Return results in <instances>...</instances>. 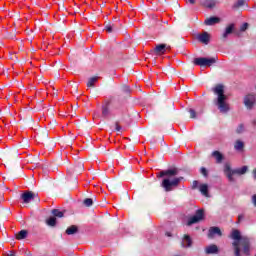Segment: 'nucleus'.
<instances>
[{
  "label": "nucleus",
  "mask_w": 256,
  "mask_h": 256,
  "mask_svg": "<svg viewBox=\"0 0 256 256\" xmlns=\"http://www.w3.org/2000/svg\"><path fill=\"white\" fill-rule=\"evenodd\" d=\"M230 237L234 240L232 246L235 256H241V251L246 256L251 255V241L247 237L241 236L239 230H232Z\"/></svg>",
  "instance_id": "obj_1"
},
{
  "label": "nucleus",
  "mask_w": 256,
  "mask_h": 256,
  "mask_svg": "<svg viewBox=\"0 0 256 256\" xmlns=\"http://www.w3.org/2000/svg\"><path fill=\"white\" fill-rule=\"evenodd\" d=\"M177 175H179V170L177 168L163 170L159 174H157V177L159 178L167 177L163 179L161 184V187H163L166 192L171 191L173 187H179V183L183 181V177H175Z\"/></svg>",
  "instance_id": "obj_2"
},
{
  "label": "nucleus",
  "mask_w": 256,
  "mask_h": 256,
  "mask_svg": "<svg viewBox=\"0 0 256 256\" xmlns=\"http://www.w3.org/2000/svg\"><path fill=\"white\" fill-rule=\"evenodd\" d=\"M213 93L217 95L216 105L220 113H227L229 111V103H227V95H225V87L221 84L212 89Z\"/></svg>",
  "instance_id": "obj_3"
},
{
  "label": "nucleus",
  "mask_w": 256,
  "mask_h": 256,
  "mask_svg": "<svg viewBox=\"0 0 256 256\" xmlns=\"http://www.w3.org/2000/svg\"><path fill=\"white\" fill-rule=\"evenodd\" d=\"M247 169H248L247 166H243L241 168L232 170L231 165L229 164L224 165V173L228 181H230V183H233V181H235V178H233V175H245L247 173Z\"/></svg>",
  "instance_id": "obj_4"
},
{
  "label": "nucleus",
  "mask_w": 256,
  "mask_h": 256,
  "mask_svg": "<svg viewBox=\"0 0 256 256\" xmlns=\"http://www.w3.org/2000/svg\"><path fill=\"white\" fill-rule=\"evenodd\" d=\"M214 63H217V58H195L194 65H198L199 67H211Z\"/></svg>",
  "instance_id": "obj_5"
},
{
  "label": "nucleus",
  "mask_w": 256,
  "mask_h": 256,
  "mask_svg": "<svg viewBox=\"0 0 256 256\" xmlns=\"http://www.w3.org/2000/svg\"><path fill=\"white\" fill-rule=\"evenodd\" d=\"M205 213L203 210L196 211V214L188 219L187 225L191 227V225H195V223H199V221H203V217Z\"/></svg>",
  "instance_id": "obj_6"
},
{
  "label": "nucleus",
  "mask_w": 256,
  "mask_h": 256,
  "mask_svg": "<svg viewBox=\"0 0 256 256\" xmlns=\"http://www.w3.org/2000/svg\"><path fill=\"white\" fill-rule=\"evenodd\" d=\"M35 197H37V194L33 193L32 191H25L21 195V199L23 203H31L32 201H35Z\"/></svg>",
  "instance_id": "obj_7"
},
{
  "label": "nucleus",
  "mask_w": 256,
  "mask_h": 256,
  "mask_svg": "<svg viewBox=\"0 0 256 256\" xmlns=\"http://www.w3.org/2000/svg\"><path fill=\"white\" fill-rule=\"evenodd\" d=\"M171 46L167 44H159L154 48L155 55H165L166 51H169Z\"/></svg>",
  "instance_id": "obj_8"
},
{
  "label": "nucleus",
  "mask_w": 256,
  "mask_h": 256,
  "mask_svg": "<svg viewBox=\"0 0 256 256\" xmlns=\"http://www.w3.org/2000/svg\"><path fill=\"white\" fill-rule=\"evenodd\" d=\"M255 101H256L255 95L248 94L244 98V105H246V107L248 109H251L253 107V105H255Z\"/></svg>",
  "instance_id": "obj_9"
},
{
  "label": "nucleus",
  "mask_w": 256,
  "mask_h": 256,
  "mask_svg": "<svg viewBox=\"0 0 256 256\" xmlns=\"http://www.w3.org/2000/svg\"><path fill=\"white\" fill-rule=\"evenodd\" d=\"M198 41L203 43L204 45H209V41H211V36L207 32H203L202 34H198L197 36Z\"/></svg>",
  "instance_id": "obj_10"
},
{
  "label": "nucleus",
  "mask_w": 256,
  "mask_h": 256,
  "mask_svg": "<svg viewBox=\"0 0 256 256\" xmlns=\"http://www.w3.org/2000/svg\"><path fill=\"white\" fill-rule=\"evenodd\" d=\"M205 25L211 26V25H217V23H221V18L212 16L210 18H207L204 21Z\"/></svg>",
  "instance_id": "obj_11"
},
{
  "label": "nucleus",
  "mask_w": 256,
  "mask_h": 256,
  "mask_svg": "<svg viewBox=\"0 0 256 256\" xmlns=\"http://www.w3.org/2000/svg\"><path fill=\"white\" fill-rule=\"evenodd\" d=\"M215 235H219V237H221L222 233H221V229H219V227H211L209 229L208 237L213 238V237H215Z\"/></svg>",
  "instance_id": "obj_12"
},
{
  "label": "nucleus",
  "mask_w": 256,
  "mask_h": 256,
  "mask_svg": "<svg viewBox=\"0 0 256 256\" xmlns=\"http://www.w3.org/2000/svg\"><path fill=\"white\" fill-rule=\"evenodd\" d=\"M193 245V240H191L190 235H184L182 239V247H191Z\"/></svg>",
  "instance_id": "obj_13"
},
{
  "label": "nucleus",
  "mask_w": 256,
  "mask_h": 256,
  "mask_svg": "<svg viewBox=\"0 0 256 256\" xmlns=\"http://www.w3.org/2000/svg\"><path fill=\"white\" fill-rule=\"evenodd\" d=\"M205 251H206L207 255H213L215 253H219V248L217 247V245L212 244V245L206 247Z\"/></svg>",
  "instance_id": "obj_14"
},
{
  "label": "nucleus",
  "mask_w": 256,
  "mask_h": 256,
  "mask_svg": "<svg viewBox=\"0 0 256 256\" xmlns=\"http://www.w3.org/2000/svg\"><path fill=\"white\" fill-rule=\"evenodd\" d=\"M235 29V24H230L226 27L225 32L223 33L222 37L223 39H227L231 33H233V30Z\"/></svg>",
  "instance_id": "obj_15"
},
{
  "label": "nucleus",
  "mask_w": 256,
  "mask_h": 256,
  "mask_svg": "<svg viewBox=\"0 0 256 256\" xmlns=\"http://www.w3.org/2000/svg\"><path fill=\"white\" fill-rule=\"evenodd\" d=\"M212 157H214L215 158V160H216V163H223V159H225V156H223L222 154H221V152H219V151H214V152H212Z\"/></svg>",
  "instance_id": "obj_16"
},
{
  "label": "nucleus",
  "mask_w": 256,
  "mask_h": 256,
  "mask_svg": "<svg viewBox=\"0 0 256 256\" xmlns=\"http://www.w3.org/2000/svg\"><path fill=\"white\" fill-rule=\"evenodd\" d=\"M201 4L208 9L215 7V0H202Z\"/></svg>",
  "instance_id": "obj_17"
},
{
  "label": "nucleus",
  "mask_w": 256,
  "mask_h": 256,
  "mask_svg": "<svg viewBox=\"0 0 256 256\" xmlns=\"http://www.w3.org/2000/svg\"><path fill=\"white\" fill-rule=\"evenodd\" d=\"M200 192L204 197H209V186H207V184H202L200 186Z\"/></svg>",
  "instance_id": "obj_18"
},
{
  "label": "nucleus",
  "mask_w": 256,
  "mask_h": 256,
  "mask_svg": "<svg viewBox=\"0 0 256 256\" xmlns=\"http://www.w3.org/2000/svg\"><path fill=\"white\" fill-rule=\"evenodd\" d=\"M245 147V144L241 140H237L234 145V149L236 151H243V148Z\"/></svg>",
  "instance_id": "obj_19"
},
{
  "label": "nucleus",
  "mask_w": 256,
  "mask_h": 256,
  "mask_svg": "<svg viewBox=\"0 0 256 256\" xmlns=\"http://www.w3.org/2000/svg\"><path fill=\"white\" fill-rule=\"evenodd\" d=\"M109 115H111V110H109V103H108L102 107V116L109 117Z\"/></svg>",
  "instance_id": "obj_20"
},
{
  "label": "nucleus",
  "mask_w": 256,
  "mask_h": 256,
  "mask_svg": "<svg viewBox=\"0 0 256 256\" xmlns=\"http://www.w3.org/2000/svg\"><path fill=\"white\" fill-rule=\"evenodd\" d=\"M77 231H79L78 228H77V226L72 225V226H70L69 228H67L66 234H67V235H75V233H77Z\"/></svg>",
  "instance_id": "obj_21"
},
{
  "label": "nucleus",
  "mask_w": 256,
  "mask_h": 256,
  "mask_svg": "<svg viewBox=\"0 0 256 256\" xmlns=\"http://www.w3.org/2000/svg\"><path fill=\"white\" fill-rule=\"evenodd\" d=\"M47 225H49L50 227H55V225H57V218L55 217H50L47 221H46Z\"/></svg>",
  "instance_id": "obj_22"
},
{
  "label": "nucleus",
  "mask_w": 256,
  "mask_h": 256,
  "mask_svg": "<svg viewBox=\"0 0 256 256\" xmlns=\"http://www.w3.org/2000/svg\"><path fill=\"white\" fill-rule=\"evenodd\" d=\"M27 237V230H21L17 235L16 239L21 241V239H25Z\"/></svg>",
  "instance_id": "obj_23"
},
{
  "label": "nucleus",
  "mask_w": 256,
  "mask_h": 256,
  "mask_svg": "<svg viewBox=\"0 0 256 256\" xmlns=\"http://www.w3.org/2000/svg\"><path fill=\"white\" fill-rule=\"evenodd\" d=\"M99 81V77H92L88 80L87 87H94L95 83Z\"/></svg>",
  "instance_id": "obj_24"
},
{
  "label": "nucleus",
  "mask_w": 256,
  "mask_h": 256,
  "mask_svg": "<svg viewBox=\"0 0 256 256\" xmlns=\"http://www.w3.org/2000/svg\"><path fill=\"white\" fill-rule=\"evenodd\" d=\"M243 5H245V0H238L233 4L232 8L239 9V7H243Z\"/></svg>",
  "instance_id": "obj_25"
},
{
  "label": "nucleus",
  "mask_w": 256,
  "mask_h": 256,
  "mask_svg": "<svg viewBox=\"0 0 256 256\" xmlns=\"http://www.w3.org/2000/svg\"><path fill=\"white\" fill-rule=\"evenodd\" d=\"M52 215H54V217H63L64 213L63 211L59 210V209H53L52 210Z\"/></svg>",
  "instance_id": "obj_26"
},
{
  "label": "nucleus",
  "mask_w": 256,
  "mask_h": 256,
  "mask_svg": "<svg viewBox=\"0 0 256 256\" xmlns=\"http://www.w3.org/2000/svg\"><path fill=\"white\" fill-rule=\"evenodd\" d=\"M84 205H85V207H91V205H93V199H91V198H86V199L84 200Z\"/></svg>",
  "instance_id": "obj_27"
},
{
  "label": "nucleus",
  "mask_w": 256,
  "mask_h": 256,
  "mask_svg": "<svg viewBox=\"0 0 256 256\" xmlns=\"http://www.w3.org/2000/svg\"><path fill=\"white\" fill-rule=\"evenodd\" d=\"M105 31H107V33H113V24L111 23L106 24Z\"/></svg>",
  "instance_id": "obj_28"
},
{
  "label": "nucleus",
  "mask_w": 256,
  "mask_h": 256,
  "mask_svg": "<svg viewBox=\"0 0 256 256\" xmlns=\"http://www.w3.org/2000/svg\"><path fill=\"white\" fill-rule=\"evenodd\" d=\"M243 131H245V126L240 124L236 129V133H243Z\"/></svg>",
  "instance_id": "obj_29"
},
{
  "label": "nucleus",
  "mask_w": 256,
  "mask_h": 256,
  "mask_svg": "<svg viewBox=\"0 0 256 256\" xmlns=\"http://www.w3.org/2000/svg\"><path fill=\"white\" fill-rule=\"evenodd\" d=\"M189 113L191 119H195V117H197V113L193 110V108H190Z\"/></svg>",
  "instance_id": "obj_30"
},
{
  "label": "nucleus",
  "mask_w": 256,
  "mask_h": 256,
  "mask_svg": "<svg viewBox=\"0 0 256 256\" xmlns=\"http://www.w3.org/2000/svg\"><path fill=\"white\" fill-rule=\"evenodd\" d=\"M249 27V23H244L241 28L240 31H247V28Z\"/></svg>",
  "instance_id": "obj_31"
},
{
  "label": "nucleus",
  "mask_w": 256,
  "mask_h": 256,
  "mask_svg": "<svg viewBox=\"0 0 256 256\" xmlns=\"http://www.w3.org/2000/svg\"><path fill=\"white\" fill-rule=\"evenodd\" d=\"M121 125H119V122H116V124H115V130L116 131H121Z\"/></svg>",
  "instance_id": "obj_32"
},
{
  "label": "nucleus",
  "mask_w": 256,
  "mask_h": 256,
  "mask_svg": "<svg viewBox=\"0 0 256 256\" xmlns=\"http://www.w3.org/2000/svg\"><path fill=\"white\" fill-rule=\"evenodd\" d=\"M201 173L204 175V177H207V169L206 168H201Z\"/></svg>",
  "instance_id": "obj_33"
},
{
  "label": "nucleus",
  "mask_w": 256,
  "mask_h": 256,
  "mask_svg": "<svg viewBox=\"0 0 256 256\" xmlns=\"http://www.w3.org/2000/svg\"><path fill=\"white\" fill-rule=\"evenodd\" d=\"M197 185H199V182L197 180L193 181L192 189H197Z\"/></svg>",
  "instance_id": "obj_34"
},
{
  "label": "nucleus",
  "mask_w": 256,
  "mask_h": 256,
  "mask_svg": "<svg viewBox=\"0 0 256 256\" xmlns=\"http://www.w3.org/2000/svg\"><path fill=\"white\" fill-rule=\"evenodd\" d=\"M4 256H15V253L13 251H9L5 253Z\"/></svg>",
  "instance_id": "obj_35"
},
{
  "label": "nucleus",
  "mask_w": 256,
  "mask_h": 256,
  "mask_svg": "<svg viewBox=\"0 0 256 256\" xmlns=\"http://www.w3.org/2000/svg\"><path fill=\"white\" fill-rule=\"evenodd\" d=\"M245 218V216H243V214L238 216V223H241V221H243V219Z\"/></svg>",
  "instance_id": "obj_36"
},
{
  "label": "nucleus",
  "mask_w": 256,
  "mask_h": 256,
  "mask_svg": "<svg viewBox=\"0 0 256 256\" xmlns=\"http://www.w3.org/2000/svg\"><path fill=\"white\" fill-rule=\"evenodd\" d=\"M252 201H253V203H254V205L256 207V194L252 197Z\"/></svg>",
  "instance_id": "obj_37"
},
{
  "label": "nucleus",
  "mask_w": 256,
  "mask_h": 256,
  "mask_svg": "<svg viewBox=\"0 0 256 256\" xmlns=\"http://www.w3.org/2000/svg\"><path fill=\"white\" fill-rule=\"evenodd\" d=\"M254 179H256V168L253 170Z\"/></svg>",
  "instance_id": "obj_38"
},
{
  "label": "nucleus",
  "mask_w": 256,
  "mask_h": 256,
  "mask_svg": "<svg viewBox=\"0 0 256 256\" xmlns=\"http://www.w3.org/2000/svg\"><path fill=\"white\" fill-rule=\"evenodd\" d=\"M189 3H191V5H195V0H189Z\"/></svg>",
  "instance_id": "obj_39"
},
{
  "label": "nucleus",
  "mask_w": 256,
  "mask_h": 256,
  "mask_svg": "<svg viewBox=\"0 0 256 256\" xmlns=\"http://www.w3.org/2000/svg\"><path fill=\"white\" fill-rule=\"evenodd\" d=\"M166 235H167L168 237H171V234H170V233H166Z\"/></svg>",
  "instance_id": "obj_40"
}]
</instances>
